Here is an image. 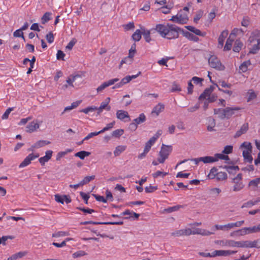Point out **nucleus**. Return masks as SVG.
<instances>
[{
  "label": "nucleus",
  "mask_w": 260,
  "mask_h": 260,
  "mask_svg": "<svg viewBox=\"0 0 260 260\" xmlns=\"http://www.w3.org/2000/svg\"><path fill=\"white\" fill-rule=\"evenodd\" d=\"M241 147L245 148V150H248L250 152H252V145L249 142H244L241 145Z\"/></svg>",
  "instance_id": "43"
},
{
  "label": "nucleus",
  "mask_w": 260,
  "mask_h": 260,
  "mask_svg": "<svg viewBox=\"0 0 260 260\" xmlns=\"http://www.w3.org/2000/svg\"><path fill=\"white\" fill-rule=\"evenodd\" d=\"M50 144V142L47 140H39L31 145V147L28 149V151H32L35 149L45 146V145Z\"/></svg>",
  "instance_id": "6"
},
{
  "label": "nucleus",
  "mask_w": 260,
  "mask_h": 260,
  "mask_svg": "<svg viewBox=\"0 0 260 260\" xmlns=\"http://www.w3.org/2000/svg\"><path fill=\"white\" fill-rule=\"evenodd\" d=\"M146 120V117L144 115V114L142 113L141 114L139 117L135 119L134 120V122H135L137 125L141 124Z\"/></svg>",
  "instance_id": "34"
},
{
  "label": "nucleus",
  "mask_w": 260,
  "mask_h": 260,
  "mask_svg": "<svg viewBox=\"0 0 260 260\" xmlns=\"http://www.w3.org/2000/svg\"><path fill=\"white\" fill-rule=\"evenodd\" d=\"M116 116L118 119L122 120L125 118L127 119L124 121L127 122L131 120L129 116L127 111H123V110H118L117 111Z\"/></svg>",
  "instance_id": "9"
},
{
  "label": "nucleus",
  "mask_w": 260,
  "mask_h": 260,
  "mask_svg": "<svg viewBox=\"0 0 260 260\" xmlns=\"http://www.w3.org/2000/svg\"><path fill=\"white\" fill-rule=\"evenodd\" d=\"M233 146L231 145H227L226 146L224 150L222 151V153L224 154H230L233 152Z\"/></svg>",
  "instance_id": "52"
},
{
  "label": "nucleus",
  "mask_w": 260,
  "mask_h": 260,
  "mask_svg": "<svg viewBox=\"0 0 260 260\" xmlns=\"http://www.w3.org/2000/svg\"><path fill=\"white\" fill-rule=\"evenodd\" d=\"M227 250H215L212 253V256L215 257L216 256H227Z\"/></svg>",
  "instance_id": "32"
},
{
  "label": "nucleus",
  "mask_w": 260,
  "mask_h": 260,
  "mask_svg": "<svg viewBox=\"0 0 260 260\" xmlns=\"http://www.w3.org/2000/svg\"><path fill=\"white\" fill-rule=\"evenodd\" d=\"M200 159L201 161H203L204 164L211 163L217 161V159H215V156H207L205 157H200Z\"/></svg>",
  "instance_id": "20"
},
{
  "label": "nucleus",
  "mask_w": 260,
  "mask_h": 260,
  "mask_svg": "<svg viewBox=\"0 0 260 260\" xmlns=\"http://www.w3.org/2000/svg\"><path fill=\"white\" fill-rule=\"evenodd\" d=\"M211 92L210 89H208L207 88L205 89L204 92L200 95L199 98V100H202V99H205L207 96H209L211 94Z\"/></svg>",
  "instance_id": "39"
},
{
  "label": "nucleus",
  "mask_w": 260,
  "mask_h": 260,
  "mask_svg": "<svg viewBox=\"0 0 260 260\" xmlns=\"http://www.w3.org/2000/svg\"><path fill=\"white\" fill-rule=\"evenodd\" d=\"M100 134L99 132H92L89 134H88L83 139V141H86L90 139V138L98 136Z\"/></svg>",
  "instance_id": "51"
},
{
  "label": "nucleus",
  "mask_w": 260,
  "mask_h": 260,
  "mask_svg": "<svg viewBox=\"0 0 260 260\" xmlns=\"http://www.w3.org/2000/svg\"><path fill=\"white\" fill-rule=\"evenodd\" d=\"M259 242V239L254 240L253 241H249V248L256 247L259 248V246L257 245V243Z\"/></svg>",
  "instance_id": "54"
},
{
  "label": "nucleus",
  "mask_w": 260,
  "mask_h": 260,
  "mask_svg": "<svg viewBox=\"0 0 260 260\" xmlns=\"http://www.w3.org/2000/svg\"><path fill=\"white\" fill-rule=\"evenodd\" d=\"M94 178H95V176L94 175L86 176L80 182V184L81 185H84L85 184H87L88 182H89L91 180H93L94 179Z\"/></svg>",
  "instance_id": "36"
},
{
  "label": "nucleus",
  "mask_w": 260,
  "mask_h": 260,
  "mask_svg": "<svg viewBox=\"0 0 260 260\" xmlns=\"http://www.w3.org/2000/svg\"><path fill=\"white\" fill-rule=\"evenodd\" d=\"M240 33L243 34L244 31L242 30V29L241 28H235L232 30V32L230 35L231 36H232V35L235 36L236 35L239 34Z\"/></svg>",
  "instance_id": "63"
},
{
  "label": "nucleus",
  "mask_w": 260,
  "mask_h": 260,
  "mask_svg": "<svg viewBox=\"0 0 260 260\" xmlns=\"http://www.w3.org/2000/svg\"><path fill=\"white\" fill-rule=\"evenodd\" d=\"M224 245L230 247H239V243L238 241H235L233 240H226L225 241Z\"/></svg>",
  "instance_id": "31"
},
{
  "label": "nucleus",
  "mask_w": 260,
  "mask_h": 260,
  "mask_svg": "<svg viewBox=\"0 0 260 260\" xmlns=\"http://www.w3.org/2000/svg\"><path fill=\"white\" fill-rule=\"evenodd\" d=\"M165 109V105L163 104L159 103L157 105L155 106L153 109L151 114L155 113L156 116H158L160 112H162Z\"/></svg>",
  "instance_id": "19"
},
{
  "label": "nucleus",
  "mask_w": 260,
  "mask_h": 260,
  "mask_svg": "<svg viewBox=\"0 0 260 260\" xmlns=\"http://www.w3.org/2000/svg\"><path fill=\"white\" fill-rule=\"evenodd\" d=\"M40 127L39 124L35 121L30 122L26 127V132L27 133H32L37 131Z\"/></svg>",
  "instance_id": "10"
},
{
  "label": "nucleus",
  "mask_w": 260,
  "mask_h": 260,
  "mask_svg": "<svg viewBox=\"0 0 260 260\" xmlns=\"http://www.w3.org/2000/svg\"><path fill=\"white\" fill-rule=\"evenodd\" d=\"M46 38L49 43H53L54 40V36L52 32H50L47 34Z\"/></svg>",
  "instance_id": "53"
},
{
  "label": "nucleus",
  "mask_w": 260,
  "mask_h": 260,
  "mask_svg": "<svg viewBox=\"0 0 260 260\" xmlns=\"http://www.w3.org/2000/svg\"><path fill=\"white\" fill-rule=\"evenodd\" d=\"M124 28L126 30H128L133 29L135 27L134 22H129L128 24L123 25Z\"/></svg>",
  "instance_id": "60"
},
{
  "label": "nucleus",
  "mask_w": 260,
  "mask_h": 260,
  "mask_svg": "<svg viewBox=\"0 0 260 260\" xmlns=\"http://www.w3.org/2000/svg\"><path fill=\"white\" fill-rule=\"evenodd\" d=\"M191 80L188 83L187 93L191 94L193 92V85L191 83Z\"/></svg>",
  "instance_id": "61"
},
{
  "label": "nucleus",
  "mask_w": 260,
  "mask_h": 260,
  "mask_svg": "<svg viewBox=\"0 0 260 260\" xmlns=\"http://www.w3.org/2000/svg\"><path fill=\"white\" fill-rule=\"evenodd\" d=\"M39 154L38 153L33 154L30 153L27 156H26L23 161L19 165V167L20 168H24L29 165L31 161L36 158L39 157Z\"/></svg>",
  "instance_id": "4"
},
{
  "label": "nucleus",
  "mask_w": 260,
  "mask_h": 260,
  "mask_svg": "<svg viewBox=\"0 0 260 260\" xmlns=\"http://www.w3.org/2000/svg\"><path fill=\"white\" fill-rule=\"evenodd\" d=\"M114 124L113 122L108 123L105 127H104L102 130L99 131L100 134L103 133L109 130L113 127Z\"/></svg>",
  "instance_id": "50"
},
{
  "label": "nucleus",
  "mask_w": 260,
  "mask_h": 260,
  "mask_svg": "<svg viewBox=\"0 0 260 260\" xmlns=\"http://www.w3.org/2000/svg\"><path fill=\"white\" fill-rule=\"evenodd\" d=\"M167 174H168V173L162 172L161 171H158L156 172L155 173H153L152 174V176L154 178H157V177L160 176L161 175H162V177H164L166 175H167Z\"/></svg>",
  "instance_id": "62"
},
{
  "label": "nucleus",
  "mask_w": 260,
  "mask_h": 260,
  "mask_svg": "<svg viewBox=\"0 0 260 260\" xmlns=\"http://www.w3.org/2000/svg\"><path fill=\"white\" fill-rule=\"evenodd\" d=\"M126 148L125 145H119L115 149V156H119L122 152L124 151Z\"/></svg>",
  "instance_id": "27"
},
{
  "label": "nucleus",
  "mask_w": 260,
  "mask_h": 260,
  "mask_svg": "<svg viewBox=\"0 0 260 260\" xmlns=\"http://www.w3.org/2000/svg\"><path fill=\"white\" fill-rule=\"evenodd\" d=\"M248 129V123H244L242 126L241 127L240 129L238 131L235 136L234 138H237L241 136L242 134H245L247 132V131Z\"/></svg>",
  "instance_id": "13"
},
{
  "label": "nucleus",
  "mask_w": 260,
  "mask_h": 260,
  "mask_svg": "<svg viewBox=\"0 0 260 260\" xmlns=\"http://www.w3.org/2000/svg\"><path fill=\"white\" fill-rule=\"evenodd\" d=\"M229 31L228 30H224L222 31L220 35L219 36L218 42V47L222 48L223 45L224 41L225 38L228 35Z\"/></svg>",
  "instance_id": "15"
},
{
  "label": "nucleus",
  "mask_w": 260,
  "mask_h": 260,
  "mask_svg": "<svg viewBox=\"0 0 260 260\" xmlns=\"http://www.w3.org/2000/svg\"><path fill=\"white\" fill-rule=\"evenodd\" d=\"M114 137V131H112L110 135H106L104 137V141L105 143H108Z\"/></svg>",
  "instance_id": "58"
},
{
  "label": "nucleus",
  "mask_w": 260,
  "mask_h": 260,
  "mask_svg": "<svg viewBox=\"0 0 260 260\" xmlns=\"http://www.w3.org/2000/svg\"><path fill=\"white\" fill-rule=\"evenodd\" d=\"M86 252L84 251H83V250H80V251H77V252H74L73 254V257L74 258H78V257H81V256H84L86 255Z\"/></svg>",
  "instance_id": "48"
},
{
  "label": "nucleus",
  "mask_w": 260,
  "mask_h": 260,
  "mask_svg": "<svg viewBox=\"0 0 260 260\" xmlns=\"http://www.w3.org/2000/svg\"><path fill=\"white\" fill-rule=\"evenodd\" d=\"M65 54L61 50H58L56 54V58L58 60H64Z\"/></svg>",
  "instance_id": "55"
},
{
  "label": "nucleus",
  "mask_w": 260,
  "mask_h": 260,
  "mask_svg": "<svg viewBox=\"0 0 260 260\" xmlns=\"http://www.w3.org/2000/svg\"><path fill=\"white\" fill-rule=\"evenodd\" d=\"M81 76L80 75H75V76H72L70 77H69L67 80H66V82L67 83V84L72 87H74V85L73 84V83L76 81V80L78 78H80Z\"/></svg>",
  "instance_id": "25"
},
{
  "label": "nucleus",
  "mask_w": 260,
  "mask_h": 260,
  "mask_svg": "<svg viewBox=\"0 0 260 260\" xmlns=\"http://www.w3.org/2000/svg\"><path fill=\"white\" fill-rule=\"evenodd\" d=\"M97 109L96 107H88L86 108L80 110V112H83L85 114H88L90 112H92Z\"/></svg>",
  "instance_id": "46"
},
{
  "label": "nucleus",
  "mask_w": 260,
  "mask_h": 260,
  "mask_svg": "<svg viewBox=\"0 0 260 260\" xmlns=\"http://www.w3.org/2000/svg\"><path fill=\"white\" fill-rule=\"evenodd\" d=\"M54 198L56 202L62 204H63L64 202H66L67 204H69L71 202V199L69 196H60L57 194L54 196Z\"/></svg>",
  "instance_id": "7"
},
{
  "label": "nucleus",
  "mask_w": 260,
  "mask_h": 260,
  "mask_svg": "<svg viewBox=\"0 0 260 260\" xmlns=\"http://www.w3.org/2000/svg\"><path fill=\"white\" fill-rule=\"evenodd\" d=\"M243 46L242 42L239 40H236L234 43L233 51L236 52H239Z\"/></svg>",
  "instance_id": "24"
},
{
  "label": "nucleus",
  "mask_w": 260,
  "mask_h": 260,
  "mask_svg": "<svg viewBox=\"0 0 260 260\" xmlns=\"http://www.w3.org/2000/svg\"><path fill=\"white\" fill-rule=\"evenodd\" d=\"M114 84V79H111L108 81L104 82L100 86H99L96 90L98 92L102 91L106 87Z\"/></svg>",
  "instance_id": "18"
},
{
  "label": "nucleus",
  "mask_w": 260,
  "mask_h": 260,
  "mask_svg": "<svg viewBox=\"0 0 260 260\" xmlns=\"http://www.w3.org/2000/svg\"><path fill=\"white\" fill-rule=\"evenodd\" d=\"M251 64L250 60L243 62L239 67L240 70H241L242 72L245 73L247 71V68Z\"/></svg>",
  "instance_id": "28"
},
{
  "label": "nucleus",
  "mask_w": 260,
  "mask_h": 260,
  "mask_svg": "<svg viewBox=\"0 0 260 260\" xmlns=\"http://www.w3.org/2000/svg\"><path fill=\"white\" fill-rule=\"evenodd\" d=\"M182 206L180 205H177L172 207H169L167 209H165L164 211L168 213H171L178 210Z\"/></svg>",
  "instance_id": "44"
},
{
  "label": "nucleus",
  "mask_w": 260,
  "mask_h": 260,
  "mask_svg": "<svg viewBox=\"0 0 260 260\" xmlns=\"http://www.w3.org/2000/svg\"><path fill=\"white\" fill-rule=\"evenodd\" d=\"M156 30L159 32L161 37L169 40L178 38L179 37V31H181L183 35L188 40L194 42H198L199 41L198 37L187 31H184L174 24L170 23H167L166 25L162 24H157Z\"/></svg>",
  "instance_id": "1"
},
{
  "label": "nucleus",
  "mask_w": 260,
  "mask_h": 260,
  "mask_svg": "<svg viewBox=\"0 0 260 260\" xmlns=\"http://www.w3.org/2000/svg\"><path fill=\"white\" fill-rule=\"evenodd\" d=\"M203 11L202 10H200L198 12H197L196 14L193 18L194 22L197 23L198 21L202 18L203 15Z\"/></svg>",
  "instance_id": "40"
},
{
  "label": "nucleus",
  "mask_w": 260,
  "mask_h": 260,
  "mask_svg": "<svg viewBox=\"0 0 260 260\" xmlns=\"http://www.w3.org/2000/svg\"><path fill=\"white\" fill-rule=\"evenodd\" d=\"M70 235L69 232H64V231H59L56 233H54L52 234V237L54 238H58L60 237H64L69 236Z\"/></svg>",
  "instance_id": "38"
},
{
  "label": "nucleus",
  "mask_w": 260,
  "mask_h": 260,
  "mask_svg": "<svg viewBox=\"0 0 260 260\" xmlns=\"http://www.w3.org/2000/svg\"><path fill=\"white\" fill-rule=\"evenodd\" d=\"M204 80L203 79L199 78L198 77H193L191 79V81H193L194 83L198 84L200 83L201 85H202V82Z\"/></svg>",
  "instance_id": "59"
},
{
  "label": "nucleus",
  "mask_w": 260,
  "mask_h": 260,
  "mask_svg": "<svg viewBox=\"0 0 260 260\" xmlns=\"http://www.w3.org/2000/svg\"><path fill=\"white\" fill-rule=\"evenodd\" d=\"M249 24V18L247 16L243 17V20L241 22V25L243 26L247 27Z\"/></svg>",
  "instance_id": "56"
},
{
  "label": "nucleus",
  "mask_w": 260,
  "mask_h": 260,
  "mask_svg": "<svg viewBox=\"0 0 260 260\" xmlns=\"http://www.w3.org/2000/svg\"><path fill=\"white\" fill-rule=\"evenodd\" d=\"M13 110V108H9L6 110L5 112L2 115L3 119H6L8 118L10 112Z\"/></svg>",
  "instance_id": "57"
},
{
  "label": "nucleus",
  "mask_w": 260,
  "mask_h": 260,
  "mask_svg": "<svg viewBox=\"0 0 260 260\" xmlns=\"http://www.w3.org/2000/svg\"><path fill=\"white\" fill-rule=\"evenodd\" d=\"M215 159H217V161L218 160V159L230 160V158L228 155H224L220 153L215 154Z\"/></svg>",
  "instance_id": "41"
},
{
  "label": "nucleus",
  "mask_w": 260,
  "mask_h": 260,
  "mask_svg": "<svg viewBox=\"0 0 260 260\" xmlns=\"http://www.w3.org/2000/svg\"><path fill=\"white\" fill-rule=\"evenodd\" d=\"M258 39H260V30H255L251 34V36L248 39V41L250 43H253L255 41H257Z\"/></svg>",
  "instance_id": "17"
},
{
  "label": "nucleus",
  "mask_w": 260,
  "mask_h": 260,
  "mask_svg": "<svg viewBox=\"0 0 260 260\" xmlns=\"http://www.w3.org/2000/svg\"><path fill=\"white\" fill-rule=\"evenodd\" d=\"M142 32L140 29H137L132 35V38L135 41H139L141 39Z\"/></svg>",
  "instance_id": "33"
},
{
  "label": "nucleus",
  "mask_w": 260,
  "mask_h": 260,
  "mask_svg": "<svg viewBox=\"0 0 260 260\" xmlns=\"http://www.w3.org/2000/svg\"><path fill=\"white\" fill-rule=\"evenodd\" d=\"M223 109L225 114L222 115L221 116L225 117V118L229 119L233 115L235 114V111H239L241 109V108L238 107L234 108L226 107Z\"/></svg>",
  "instance_id": "5"
},
{
  "label": "nucleus",
  "mask_w": 260,
  "mask_h": 260,
  "mask_svg": "<svg viewBox=\"0 0 260 260\" xmlns=\"http://www.w3.org/2000/svg\"><path fill=\"white\" fill-rule=\"evenodd\" d=\"M216 179L218 180H224L227 179V174L225 172H219L216 174Z\"/></svg>",
  "instance_id": "35"
},
{
  "label": "nucleus",
  "mask_w": 260,
  "mask_h": 260,
  "mask_svg": "<svg viewBox=\"0 0 260 260\" xmlns=\"http://www.w3.org/2000/svg\"><path fill=\"white\" fill-rule=\"evenodd\" d=\"M181 90V89L179 85L175 83H174L172 85L171 91L172 92L180 91Z\"/></svg>",
  "instance_id": "64"
},
{
  "label": "nucleus",
  "mask_w": 260,
  "mask_h": 260,
  "mask_svg": "<svg viewBox=\"0 0 260 260\" xmlns=\"http://www.w3.org/2000/svg\"><path fill=\"white\" fill-rule=\"evenodd\" d=\"M208 62L211 68L219 71H223L225 67L222 64L219 59L215 55H211L208 59Z\"/></svg>",
  "instance_id": "3"
},
{
  "label": "nucleus",
  "mask_w": 260,
  "mask_h": 260,
  "mask_svg": "<svg viewBox=\"0 0 260 260\" xmlns=\"http://www.w3.org/2000/svg\"><path fill=\"white\" fill-rule=\"evenodd\" d=\"M239 247L249 248V241H238Z\"/></svg>",
  "instance_id": "49"
},
{
  "label": "nucleus",
  "mask_w": 260,
  "mask_h": 260,
  "mask_svg": "<svg viewBox=\"0 0 260 260\" xmlns=\"http://www.w3.org/2000/svg\"><path fill=\"white\" fill-rule=\"evenodd\" d=\"M172 147L171 146L162 144L161 150L159 153L160 158H158L157 159L159 163H164L165 160L168 158L170 153L172 152Z\"/></svg>",
  "instance_id": "2"
},
{
  "label": "nucleus",
  "mask_w": 260,
  "mask_h": 260,
  "mask_svg": "<svg viewBox=\"0 0 260 260\" xmlns=\"http://www.w3.org/2000/svg\"><path fill=\"white\" fill-rule=\"evenodd\" d=\"M90 153L85 151H81L75 153V156L79 157L81 159H84L86 156H89Z\"/></svg>",
  "instance_id": "29"
},
{
  "label": "nucleus",
  "mask_w": 260,
  "mask_h": 260,
  "mask_svg": "<svg viewBox=\"0 0 260 260\" xmlns=\"http://www.w3.org/2000/svg\"><path fill=\"white\" fill-rule=\"evenodd\" d=\"M179 18V21L181 22V24H186L188 20V15L187 13L184 12L183 11H180L177 14Z\"/></svg>",
  "instance_id": "12"
},
{
  "label": "nucleus",
  "mask_w": 260,
  "mask_h": 260,
  "mask_svg": "<svg viewBox=\"0 0 260 260\" xmlns=\"http://www.w3.org/2000/svg\"><path fill=\"white\" fill-rule=\"evenodd\" d=\"M246 230H247L248 234H251V233L259 232H260V224H259L257 226H253L252 227L246 228Z\"/></svg>",
  "instance_id": "26"
},
{
  "label": "nucleus",
  "mask_w": 260,
  "mask_h": 260,
  "mask_svg": "<svg viewBox=\"0 0 260 260\" xmlns=\"http://www.w3.org/2000/svg\"><path fill=\"white\" fill-rule=\"evenodd\" d=\"M136 44L135 43H134L131 47V48L129 50V53L128 58H129L131 59V62L132 61L133 58L136 53Z\"/></svg>",
  "instance_id": "30"
},
{
  "label": "nucleus",
  "mask_w": 260,
  "mask_h": 260,
  "mask_svg": "<svg viewBox=\"0 0 260 260\" xmlns=\"http://www.w3.org/2000/svg\"><path fill=\"white\" fill-rule=\"evenodd\" d=\"M231 36L230 35V37L226 40L225 45L224 47V51H229V50H231V49L232 48L233 40L231 39V38H230Z\"/></svg>",
  "instance_id": "37"
},
{
  "label": "nucleus",
  "mask_w": 260,
  "mask_h": 260,
  "mask_svg": "<svg viewBox=\"0 0 260 260\" xmlns=\"http://www.w3.org/2000/svg\"><path fill=\"white\" fill-rule=\"evenodd\" d=\"M259 183H260V177L257 178L255 179H253V180L250 181L249 182L248 185L249 186L257 187V185Z\"/></svg>",
  "instance_id": "45"
},
{
  "label": "nucleus",
  "mask_w": 260,
  "mask_h": 260,
  "mask_svg": "<svg viewBox=\"0 0 260 260\" xmlns=\"http://www.w3.org/2000/svg\"><path fill=\"white\" fill-rule=\"evenodd\" d=\"M191 235L190 229L187 228L175 231L171 233L173 236L180 237L182 236H189Z\"/></svg>",
  "instance_id": "8"
},
{
  "label": "nucleus",
  "mask_w": 260,
  "mask_h": 260,
  "mask_svg": "<svg viewBox=\"0 0 260 260\" xmlns=\"http://www.w3.org/2000/svg\"><path fill=\"white\" fill-rule=\"evenodd\" d=\"M51 13L47 12L45 13L43 16L41 17V21L43 24H45L48 22L51 19Z\"/></svg>",
  "instance_id": "23"
},
{
  "label": "nucleus",
  "mask_w": 260,
  "mask_h": 260,
  "mask_svg": "<svg viewBox=\"0 0 260 260\" xmlns=\"http://www.w3.org/2000/svg\"><path fill=\"white\" fill-rule=\"evenodd\" d=\"M258 203V201H249L243 204V205L242 206L241 208H244L245 207H251L252 206L257 204Z\"/></svg>",
  "instance_id": "42"
},
{
  "label": "nucleus",
  "mask_w": 260,
  "mask_h": 260,
  "mask_svg": "<svg viewBox=\"0 0 260 260\" xmlns=\"http://www.w3.org/2000/svg\"><path fill=\"white\" fill-rule=\"evenodd\" d=\"M142 34L143 35L144 38L145 39V41L149 43L151 41V38H150V34H153V32H155V31H157L156 30V27L155 29H151V30H148L145 29H142Z\"/></svg>",
  "instance_id": "11"
},
{
  "label": "nucleus",
  "mask_w": 260,
  "mask_h": 260,
  "mask_svg": "<svg viewBox=\"0 0 260 260\" xmlns=\"http://www.w3.org/2000/svg\"><path fill=\"white\" fill-rule=\"evenodd\" d=\"M220 168L225 169L229 174H235L239 170L238 166H220Z\"/></svg>",
  "instance_id": "14"
},
{
  "label": "nucleus",
  "mask_w": 260,
  "mask_h": 260,
  "mask_svg": "<svg viewBox=\"0 0 260 260\" xmlns=\"http://www.w3.org/2000/svg\"><path fill=\"white\" fill-rule=\"evenodd\" d=\"M251 152L248 150H243L242 153L244 160L249 163H251L253 160L252 157L250 154Z\"/></svg>",
  "instance_id": "22"
},
{
  "label": "nucleus",
  "mask_w": 260,
  "mask_h": 260,
  "mask_svg": "<svg viewBox=\"0 0 260 260\" xmlns=\"http://www.w3.org/2000/svg\"><path fill=\"white\" fill-rule=\"evenodd\" d=\"M13 36L15 37H21L23 40H25L24 37L23 36V32L20 28L15 31L13 33Z\"/></svg>",
  "instance_id": "47"
},
{
  "label": "nucleus",
  "mask_w": 260,
  "mask_h": 260,
  "mask_svg": "<svg viewBox=\"0 0 260 260\" xmlns=\"http://www.w3.org/2000/svg\"><path fill=\"white\" fill-rule=\"evenodd\" d=\"M257 43L253 45L252 47L250 49L249 53L256 54L257 51L260 49V38L258 39Z\"/></svg>",
  "instance_id": "21"
},
{
  "label": "nucleus",
  "mask_w": 260,
  "mask_h": 260,
  "mask_svg": "<svg viewBox=\"0 0 260 260\" xmlns=\"http://www.w3.org/2000/svg\"><path fill=\"white\" fill-rule=\"evenodd\" d=\"M232 183H234L233 186L234 191H239L241 190L244 186L242 182L239 180H235L234 179H232Z\"/></svg>",
  "instance_id": "16"
}]
</instances>
